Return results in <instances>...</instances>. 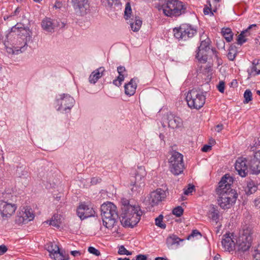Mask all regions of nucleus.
I'll return each mask as SVG.
<instances>
[{
    "label": "nucleus",
    "instance_id": "1",
    "mask_svg": "<svg viewBox=\"0 0 260 260\" xmlns=\"http://www.w3.org/2000/svg\"><path fill=\"white\" fill-rule=\"evenodd\" d=\"M233 182V178L229 174H225L218 183L216 189L217 193L219 196L217 202L222 209L230 208L232 205L236 202L237 194L231 187Z\"/></svg>",
    "mask_w": 260,
    "mask_h": 260
},
{
    "label": "nucleus",
    "instance_id": "2",
    "mask_svg": "<svg viewBox=\"0 0 260 260\" xmlns=\"http://www.w3.org/2000/svg\"><path fill=\"white\" fill-rule=\"evenodd\" d=\"M121 224L125 227L133 228L139 222L142 211L138 206H132L127 200L122 202Z\"/></svg>",
    "mask_w": 260,
    "mask_h": 260
},
{
    "label": "nucleus",
    "instance_id": "3",
    "mask_svg": "<svg viewBox=\"0 0 260 260\" xmlns=\"http://www.w3.org/2000/svg\"><path fill=\"white\" fill-rule=\"evenodd\" d=\"M101 211L103 225L111 229L118 218L116 206L111 202L104 203L101 205Z\"/></svg>",
    "mask_w": 260,
    "mask_h": 260
},
{
    "label": "nucleus",
    "instance_id": "4",
    "mask_svg": "<svg viewBox=\"0 0 260 260\" xmlns=\"http://www.w3.org/2000/svg\"><path fill=\"white\" fill-rule=\"evenodd\" d=\"M159 11L162 10L165 15L170 17H177L184 14L186 7L183 2L178 0L168 1L165 5L157 7Z\"/></svg>",
    "mask_w": 260,
    "mask_h": 260
},
{
    "label": "nucleus",
    "instance_id": "5",
    "mask_svg": "<svg viewBox=\"0 0 260 260\" xmlns=\"http://www.w3.org/2000/svg\"><path fill=\"white\" fill-rule=\"evenodd\" d=\"M253 232L250 227L243 230L240 233L236 241V253L238 256L242 257V255L248 252L251 246Z\"/></svg>",
    "mask_w": 260,
    "mask_h": 260
},
{
    "label": "nucleus",
    "instance_id": "6",
    "mask_svg": "<svg viewBox=\"0 0 260 260\" xmlns=\"http://www.w3.org/2000/svg\"><path fill=\"white\" fill-rule=\"evenodd\" d=\"M11 32H14L18 36L17 44L14 46L12 50L13 54H18L26 50L27 42L31 39L30 31L22 27L17 26V25L11 28Z\"/></svg>",
    "mask_w": 260,
    "mask_h": 260
},
{
    "label": "nucleus",
    "instance_id": "7",
    "mask_svg": "<svg viewBox=\"0 0 260 260\" xmlns=\"http://www.w3.org/2000/svg\"><path fill=\"white\" fill-rule=\"evenodd\" d=\"M201 43L200 46L198 47L197 52L196 55V58L201 63H205L208 59V53L211 51L216 57H217L218 52L214 49H211L209 47L210 41L206 35L203 32L201 36Z\"/></svg>",
    "mask_w": 260,
    "mask_h": 260
},
{
    "label": "nucleus",
    "instance_id": "8",
    "mask_svg": "<svg viewBox=\"0 0 260 260\" xmlns=\"http://www.w3.org/2000/svg\"><path fill=\"white\" fill-rule=\"evenodd\" d=\"M205 95L202 91L193 88L186 96L187 105L191 109H200L205 103Z\"/></svg>",
    "mask_w": 260,
    "mask_h": 260
},
{
    "label": "nucleus",
    "instance_id": "9",
    "mask_svg": "<svg viewBox=\"0 0 260 260\" xmlns=\"http://www.w3.org/2000/svg\"><path fill=\"white\" fill-rule=\"evenodd\" d=\"M183 156L180 153L175 151L172 154L170 160V171L175 175L182 173L184 169Z\"/></svg>",
    "mask_w": 260,
    "mask_h": 260
},
{
    "label": "nucleus",
    "instance_id": "10",
    "mask_svg": "<svg viewBox=\"0 0 260 260\" xmlns=\"http://www.w3.org/2000/svg\"><path fill=\"white\" fill-rule=\"evenodd\" d=\"M57 110L64 113H68L73 107L75 101L70 94H59L56 100Z\"/></svg>",
    "mask_w": 260,
    "mask_h": 260
},
{
    "label": "nucleus",
    "instance_id": "11",
    "mask_svg": "<svg viewBox=\"0 0 260 260\" xmlns=\"http://www.w3.org/2000/svg\"><path fill=\"white\" fill-rule=\"evenodd\" d=\"M173 32L174 37L179 40H186L192 37L197 33V30L190 25L184 24L179 28H174Z\"/></svg>",
    "mask_w": 260,
    "mask_h": 260
},
{
    "label": "nucleus",
    "instance_id": "12",
    "mask_svg": "<svg viewBox=\"0 0 260 260\" xmlns=\"http://www.w3.org/2000/svg\"><path fill=\"white\" fill-rule=\"evenodd\" d=\"M146 175V173L144 168L141 167L138 168L136 176L135 177V181H132L131 183V190L133 192H140L143 187L144 186V177Z\"/></svg>",
    "mask_w": 260,
    "mask_h": 260
},
{
    "label": "nucleus",
    "instance_id": "13",
    "mask_svg": "<svg viewBox=\"0 0 260 260\" xmlns=\"http://www.w3.org/2000/svg\"><path fill=\"white\" fill-rule=\"evenodd\" d=\"M45 248L49 252L50 256L55 260H69V256L64 255V252L60 250L58 246L53 242L46 244Z\"/></svg>",
    "mask_w": 260,
    "mask_h": 260
},
{
    "label": "nucleus",
    "instance_id": "14",
    "mask_svg": "<svg viewBox=\"0 0 260 260\" xmlns=\"http://www.w3.org/2000/svg\"><path fill=\"white\" fill-rule=\"evenodd\" d=\"M17 209V206L8 201H0V214L4 219L10 217Z\"/></svg>",
    "mask_w": 260,
    "mask_h": 260
},
{
    "label": "nucleus",
    "instance_id": "15",
    "mask_svg": "<svg viewBox=\"0 0 260 260\" xmlns=\"http://www.w3.org/2000/svg\"><path fill=\"white\" fill-rule=\"evenodd\" d=\"M166 191L162 188H157L151 192L149 198V205L153 207L157 206L166 198Z\"/></svg>",
    "mask_w": 260,
    "mask_h": 260
},
{
    "label": "nucleus",
    "instance_id": "16",
    "mask_svg": "<svg viewBox=\"0 0 260 260\" xmlns=\"http://www.w3.org/2000/svg\"><path fill=\"white\" fill-rule=\"evenodd\" d=\"M34 214H33L31 209H26L25 211H22L15 217V222L19 225L21 224H26L29 221H31L34 218Z\"/></svg>",
    "mask_w": 260,
    "mask_h": 260
},
{
    "label": "nucleus",
    "instance_id": "17",
    "mask_svg": "<svg viewBox=\"0 0 260 260\" xmlns=\"http://www.w3.org/2000/svg\"><path fill=\"white\" fill-rule=\"evenodd\" d=\"M77 214L81 220H83L94 216L95 211L91 206L87 205L85 203H82L77 209Z\"/></svg>",
    "mask_w": 260,
    "mask_h": 260
},
{
    "label": "nucleus",
    "instance_id": "18",
    "mask_svg": "<svg viewBox=\"0 0 260 260\" xmlns=\"http://www.w3.org/2000/svg\"><path fill=\"white\" fill-rule=\"evenodd\" d=\"M235 168L238 174L242 177H246L248 174V165L245 158L239 157L236 161Z\"/></svg>",
    "mask_w": 260,
    "mask_h": 260
},
{
    "label": "nucleus",
    "instance_id": "19",
    "mask_svg": "<svg viewBox=\"0 0 260 260\" xmlns=\"http://www.w3.org/2000/svg\"><path fill=\"white\" fill-rule=\"evenodd\" d=\"M166 116L169 127L177 128L182 126L183 121L179 117L175 115L171 112L168 113Z\"/></svg>",
    "mask_w": 260,
    "mask_h": 260
},
{
    "label": "nucleus",
    "instance_id": "20",
    "mask_svg": "<svg viewBox=\"0 0 260 260\" xmlns=\"http://www.w3.org/2000/svg\"><path fill=\"white\" fill-rule=\"evenodd\" d=\"M233 235L230 233L225 234L223 236V238L221 241L222 248L225 251H232L236 246V244L232 238Z\"/></svg>",
    "mask_w": 260,
    "mask_h": 260
},
{
    "label": "nucleus",
    "instance_id": "21",
    "mask_svg": "<svg viewBox=\"0 0 260 260\" xmlns=\"http://www.w3.org/2000/svg\"><path fill=\"white\" fill-rule=\"evenodd\" d=\"M105 70L104 67H101L93 71L89 77V82L95 84L97 81L103 75Z\"/></svg>",
    "mask_w": 260,
    "mask_h": 260
},
{
    "label": "nucleus",
    "instance_id": "22",
    "mask_svg": "<svg viewBox=\"0 0 260 260\" xmlns=\"http://www.w3.org/2000/svg\"><path fill=\"white\" fill-rule=\"evenodd\" d=\"M209 214L210 218L213 220V221L215 222L216 224L217 225V230L216 232H218L219 229L221 226V224H218L219 219V212L218 209L214 206H212L210 210L209 211Z\"/></svg>",
    "mask_w": 260,
    "mask_h": 260
},
{
    "label": "nucleus",
    "instance_id": "23",
    "mask_svg": "<svg viewBox=\"0 0 260 260\" xmlns=\"http://www.w3.org/2000/svg\"><path fill=\"white\" fill-rule=\"evenodd\" d=\"M248 167L251 174L257 175L260 173V161L254 157H252L249 160Z\"/></svg>",
    "mask_w": 260,
    "mask_h": 260
},
{
    "label": "nucleus",
    "instance_id": "24",
    "mask_svg": "<svg viewBox=\"0 0 260 260\" xmlns=\"http://www.w3.org/2000/svg\"><path fill=\"white\" fill-rule=\"evenodd\" d=\"M75 9H78L81 13H85L89 8L87 0H72Z\"/></svg>",
    "mask_w": 260,
    "mask_h": 260
},
{
    "label": "nucleus",
    "instance_id": "25",
    "mask_svg": "<svg viewBox=\"0 0 260 260\" xmlns=\"http://www.w3.org/2000/svg\"><path fill=\"white\" fill-rule=\"evenodd\" d=\"M184 241V239H181L177 236L172 234L169 235L166 239V244L168 248H170L173 245H179L180 242Z\"/></svg>",
    "mask_w": 260,
    "mask_h": 260
},
{
    "label": "nucleus",
    "instance_id": "26",
    "mask_svg": "<svg viewBox=\"0 0 260 260\" xmlns=\"http://www.w3.org/2000/svg\"><path fill=\"white\" fill-rule=\"evenodd\" d=\"M136 80L132 79L128 83L124 85L125 93L129 96L133 95L136 92Z\"/></svg>",
    "mask_w": 260,
    "mask_h": 260
},
{
    "label": "nucleus",
    "instance_id": "27",
    "mask_svg": "<svg viewBox=\"0 0 260 260\" xmlns=\"http://www.w3.org/2000/svg\"><path fill=\"white\" fill-rule=\"evenodd\" d=\"M117 70L119 74V75L116 79H114L113 81V84L116 85V86L119 87L121 86L122 82L124 79V73L126 72V70L124 67L119 66L117 67Z\"/></svg>",
    "mask_w": 260,
    "mask_h": 260
},
{
    "label": "nucleus",
    "instance_id": "28",
    "mask_svg": "<svg viewBox=\"0 0 260 260\" xmlns=\"http://www.w3.org/2000/svg\"><path fill=\"white\" fill-rule=\"evenodd\" d=\"M43 29L47 32H52L55 28V24L51 19L45 18L42 21Z\"/></svg>",
    "mask_w": 260,
    "mask_h": 260
},
{
    "label": "nucleus",
    "instance_id": "29",
    "mask_svg": "<svg viewBox=\"0 0 260 260\" xmlns=\"http://www.w3.org/2000/svg\"><path fill=\"white\" fill-rule=\"evenodd\" d=\"M129 23L131 25V29L134 31H138L141 27L142 21L138 16H136L135 19L131 18L129 20Z\"/></svg>",
    "mask_w": 260,
    "mask_h": 260
},
{
    "label": "nucleus",
    "instance_id": "30",
    "mask_svg": "<svg viewBox=\"0 0 260 260\" xmlns=\"http://www.w3.org/2000/svg\"><path fill=\"white\" fill-rule=\"evenodd\" d=\"M257 189L255 182L252 180H249L247 182L246 187L245 189V193L247 195H250L254 193Z\"/></svg>",
    "mask_w": 260,
    "mask_h": 260
},
{
    "label": "nucleus",
    "instance_id": "31",
    "mask_svg": "<svg viewBox=\"0 0 260 260\" xmlns=\"http://www.w3.org/2000/svg\"><path fill=\"white\" fill-rule=\"evenodd\" d=\"M255 26V24L250 25L246 29L241 31L240 35L238 36L237 44L238 45H242L243 43H245L247 41V39L245 38V37H247V35H244V34L248 32V31L252 27Z\"/></svg>",
    "mask_w": 260,
    "mask_h": 260
},
{
    "label": "nucleus",
    "instance_id": "32",
    "mask_svg": "<svg viewBox=\"0 0 260 260\" xmlns=\"http://www.w3.org/2000/svg\"><path fill=\"white\" fill-rule=\"evenodd\" d=\"M250 74L254 76L260 74V60L254 59L253 60L250 68Z\"/></svg>",
    "mask_w": 260,
    "mask_h": 260
},
{
    "label": "nucleus",
    "instance_id": "33",
    "mask_svg": "<svg viewBox=\"0 0 260 260\" xmlns=\"http://www.w3.org/2000/svg\"><path fill=\"white\" fill-rule=\"evenodd\" d=\"M222 33L225 40L228 42H230L233 40V34L231 28H223L222 29Z\"/></svg>",
    "mask_w": 260,
    "mask_h": 260
},
{
    "label": "nucleus",
    "instance_id": "34",
    "mask_svg": "<svg viewBox=\"0 0 260 260\" xmlns=\"http://www.w3.org/2000/svg\"><path fill=\"white\" fill-rule=\"evenodd\" d=\"M132 13V10L131 8V4L129 2H127L125 5L124 10V18L126 20H128L131 18V14Z\"/></svg>",
    "mask_w": 260,
    "mask_h": 260
},
{
    "label": "nucleus",
    "instance_id": "35",
    "mask_svg": "<svg viewBox=\"0 0 260 260\" xmlns=\"http://www.w3.org/2000/svg\"><path fill=\"white\" fill-rule=\"evenodd\" d=\"M49 224L56 228H59L60 224V219L58 218V215H54L49 221Z\"/></svg>",
    "mask_w": 260,
    "mask_h": 260
},
{
    "label": "nucleus",
    "instance_id": "36",
    "mask_svg": "<svg viewBox=\"0 0 260 260\" xmlns=\"http://www.w3.org/2000/svg\"><path fill=\"white\" fill-rule=\"evenodd\" d=\"M244 103H248L252 100V94L250 90L246 89L244 93Z\"/></svg>",
    "mask_w": 260,
    "mask_h": 260
},
{
    "label": "nucleus",
    "instance_id": "37",
    "mask_svg": "<svg viewBox=\"0 0 260 260\" xmlns=\"http://www.w3.org/2000/svg\"><path fill=\"white\" fill-rule=\"evenodd\" d=\"M253 257L254 260H260V243L255 247Z\"/></svg>",
    "mask_w": 260,
    "mask_h": 260
},
{
    "label": "nucleus",
    "instance_id": "38",
    "mask_svg": "<svg viewBox=\"0 0 260 260\" xmlns=\"http://www.w3.org/2000/svg\"><path fill=\"white\" fill-rule=\"evenodd\" d=\"M117 0H101L102 4L107 8H110Z\"/></svg>",
    "mask_w": 260,
    "mask_h": 260
},
{
    "label": "nucleus",
    "instance_id": "39",
    "mask_svg": "<svg viewBox=\"0 0 260 260\" xmlns=\"http://www.w3.org/2000/svg\"><path fill=\"white\" fill-rule=\"evenodd\" d=\"M162 219H163V216L162 215H159L158 217L155 218V224L157 226L161 228L162 229H165L166 228V224H162Z\"/></svg>",
    "mask_w": 260,
    "mask_h": 260
},
{
    "label": "nucleus",
    "instance_id": "40",
    "mask_svg": "<svg viewBox=\"0 0 260 260\" xmlns=\"http://www.w3.org/2000/svg\"><path fill=\"white\" fill-rule=\"evenodd\" d=\"M183 209L181 206L175 208L172 211V213L177 217H180L183 214Z\"/></svg>",
    "mask_w": 260,
    "mask_h": 260
},
{
    "label": "nucleus",
    "instance_id": "41",
    "mask_svg": "<svg viewBox=\"0 0 260 260\" xmlns=\"http://www.w3.org/2000/svg\"><path fill=\"white\" fill-rule=\"evenodd\" d=\"M118 253L120 255H129L132 254V252L128 251L123 245L119 247Z\"/></svg>",
    "mask_w": 260,
    "mask_h": 260
},
{
    "label": "nucleus",
    "instance_id": "42",
    "mask_svg": "<svg viewBox=\"0 0 260 260\" xmlns=\"http://www.w3.org/2000/svg\"><path fill=\"white\" fill-rule=\"evenodd\" d=\"M236 56V51L235 49L231 48L229 50L227 56L230 60L233 61Z\"/></svg>",
    "mask_w": 260,
    "mask_h": 260
},
{
    "label": "nucleus",
    "instance_id": "43",
    "mask_svg": "<svg viewBox=\"0 0 260 260\" xmlns=\"http://www.w3.org/2000/svg\"><path fill=\"white\" fill-rule=\"evenodd\" d=\"M198 236L201 237V233L197 230H194L191 232V234L187 236L186 239L190 240L192 238L197 237Z\"/></svg>",
    "mask_w": 260,
    "mask_h": 260
},
{
    "label": "nucleus",
    "instance_id": "44",
    "mask_svg": "<svg viewBox=\"0 0 260 260\" xmlns=\"http://www.w3.org/2000/svg\"><path fill=\"white\" fill-rule=\"evenodd\" d=\"M88 251L90 253L93 254L96 256H99L101 254L99 250L92 246L88 247Z\"/></svg>",
    "mask_w": 260,
    "mask_h": 260
},
{
    "label": "nucleus",
    "instance_id": "45",
    "mask_svg": "<svg viewBox=\"0 0 260 260\" xmlns=\"http://www.w3.org/2000/svg\"><path fill=\"white\" fill-rule=\"evenodd\" d=\"M194 189V186L189 184L188 187L186 189L184 190V193L185 195H188L189 193H191Z\"/></svg>",
    "mask_w": 260,
    "mask_h": 260
},
{
    "label": "nucleus",
    "instance_id": "46",
    "mask_svg": "<svg viewBox=\"0 0 260 260\" xmlns=\"http://www.w3.org/2000/svg\"><path fill=\"white\" fill-rule=\"evenodd\" d=\"M217 89L219 92L223 93L224 90V83L223 81H220L217 85Z\"/></svg>",
    "mask_w": 260,
    "mask_h": 260
},
{
    "label": "nucleus",
    "instance_id": "47",
    "mask_svg": "<svg viewBox=\"0 0 260 260\" xmlns=\"http://www.w3.org/2000/svg\"><path fill=\"white\" fill-rule=\"evenodd\" d=\"M211 5L210 4V7H206L204 8V13L205 15H208L209 13H211L212 15H213V12L211 10Z\"/></svg>",
    "mask_w": 260,
    "mask_h": 260
},
{
    "label": "nucleus",
    "instance_id": "48",
    "mask_svg": "<svg viewBox=\"0 0 260 260\" xmlns=\"http://www.w3.org/2000/svg\"><path fill=\"white\" fill-rule=\"evenodd\" d=\"M8 248L6 246L4 245H0V255L4 254L7 252Z\"/></svg>",
    "mask_w": 260,
    "mask_h": 260
},
{
    "label": "nucleus",
    "instance_id": "49",
    "mask_svg": "<svg viewBox=\"0 0 260 260\" xmlns=\"http://www.w3.org/2000/svg\"><path fill=\"white\" fill-rule=\"evenodd\" d=\"M211 149V146L209 145H205L202 148V151L203 152H208Z\"/></svg>",
    "mask_w": 260,
    "mask_h": 260
},
{
    "label": "nucleus",
    "instance_id": "50",
    "mask_svg": "<svg viewBox=\"0 0 260 260\" xmlns=\"http://www.w3.org/2000/svg\"><path fill=\"white\" fill-rule=\"evenodd\" d=\"M136 260H147V256L145 255L139 254L136 256Z\"/></svg>",
    "mask_w": 260,
    "mask_h": 260
},
{
    "label": "nucleus",
    "instance_id": "51",
    "mask_svg": "<svg viewBox=\"0 0 260 260\" xmlns=\"http://www.w3.org/2000/svg\"><path fill=\"white\" fill-rule=\"evenodd\" d=\"M254 206L257 208H260V198H257L254 201Z\"/></svg>",
    "mask_w": 260,
    "mask_h": 260
},
{
    "label": "nucleus",
    "instance_id": "52",
    "mask_svg": "<svg viewBox=\"0 0 260 260\" xmlns=\"http://www.w3.org/2000/svg\"><path fill=\"white\" fill-rule=\"evenodd\" d=\"M223 129V125L222 124H218L215 127V130L218 133L220 132Z\"/></svg>",
    "mask_w": 260,
    "mask_h": 260
},
{
    "label": "nucleus",
    "instance_id": "53",
    "mask_svg": "<svg viewBox=\"0 0 260 260\" xmlns=\"http://www.w3.org/2000/svg\"><path fill=\"white\" fill-rule=\"evenodd\" d=\"M101 180V179L94 177L91 179V183L92 184H96L97 183L100 182Z\"/></svg>",
    "mask_w": 260,
    "mask_h": 260
},
{
    "label": "nucleus",
    "instance_id": "54",
    "mask_svg": "<svg viewBox=\"0 0 260 260\" xmlns=\"http://www.w3.org/2000/svg\"><path fill=\"white\" fill-rule=\"evenodd\" d=\"M253 157L260 161V150H258L255 153Z\"/></svg>",
    "mask_w": 260,
    "mask_h": 260
},
{
    "label": "nucleus",
    "instance_id": "55",
    "mask_svg": "<svg viewBox=\"0 0 260 260\" xmlns=\"http://www.w3.org/2000/svg\"><path fill=\"white\" fill-rule=\"evenodd\" d=\"M79 253H80V252L77 250H74V251H72L71 252V254L74 256H76L77 255V254H79Z\"/></svg>",
    "mask_w": 260,
    "mask_h": 260
},
{
    "label": "nucleus",
    "instance_id": "56",
    "mask_svg": "<svg viewBox=\"0 0 260 260\" xmlns=\"http://www.w3.org/2000/svg\"><path fill=\"white\" fill-rule=\"evenodd\" d=\"M220 255L217 254L214 256L213 260H220Z\"/></svg>",
    "mask_w": 260,
    "mask_h": 260
},
{
    "label": "nucleus",
    "instance_id": "57",
    "mask_svg": "<svg viewBox=\"0 0 260 260\" xmlns=\"http://www.w3.org/2000/svg\"><path fill=\"white\" fill-rule=\"evenodd\" d=\"M155 260H168L167 258L162 257H157L155 258Z\"/></svg>",
    "mask_w": 260,
    "mask_h": 260
},
{
    "label": "nucleus",
    "instance_id": "58",
    "mask_svg": "<svg viewBox=\"0 0 260 260\" xmlns=\"http://www.w3.org/2000/svg\"><path fill=\"white\" fill-rule=\"evenodd\" d=\"M19 12H20V8H17L14 12V15H16Z\"/></svg>",
    "mask_w": 260,
    "mask_h": 260
},
{
    "label": "nucleus",
    "instance_id": "59",
    "mask_svg": "<svg viewBox=\"0 0 260 260\" xmlns=\"http://www.w3.org/2000/svg\"><path fill=\"white\" fill-rule=\"evenodd\" d=\"M117 260H130L129 258L125 257V258H121L119 257Z\"/></svg>",
    "mask_w": 260,
    "mask_h": 260
},
{
    "label": "nucleus",
    "instance_id": "60",
    "mask_svg": "<svg viewBox=\"0 0 260 260\" xmlns=\"http://www.w3.org/2000/svg\"><path fill=\"white\" fill-rule=\"evenodd\" d=\"M215 143V141L214 139H211L210 140V144L211 145H213Z\"/></svg>",
    "mask_w": 260,
    "mask_h": 260
},
{
    "label": "nucleus",
    "instance_id": "61",
    "mask_svg": "<svg viewBox=\"0 0 260 260\" xmlns=\"http://www.w3.org/2000/svg\"><path fill=\"white\" fill-rule=\"evenodd\" d=\"M159 138L161 140H164V138H165V136L164 135H162V134H160L159 135Z\"/></svg>",
    "mask_w": 260,
    "mask_h": 260
},
{
    "label": "nucleus",
    "instance_id": "62",
    "mask_svg": "<svg viewBox=\"0 0 260 260\" xmlns=\"http://www.w3.org/2000/svg\"><path fill=\"white\" fill-rule=\"evenodd\" d=\"M256 93L258 95L260 96V90H257Z\"/></svg>",
    "mask_w": 260,
    "mask_h": 260
},
{
    "label": "nucleus",
    "instance_id": "63",
    "mask_svg": "<svg viewBox=\"0 0 260 260\" xmlns=\"http://www.w3.org/2000/svg\"><path fill=\"white\" fill-rule=\"evenodd\" d=\"M35 2L40 3L42 0H34Z\"/></svg>",
    "mask_w": 260,
    "mask_h": 260
},
{
    "label": "nucleus",
    "instance_id": "64",
    "mask_svg": "<svg viewBox=\"0 0 260 260\" xmlns=\"http://www.w3.org/2000/svg\"><path fill=\"white\" fill-rule=\"evenodd\" d=\"M215 3H217L219 2V0H213Z\"/></svg>",
    "mask_w": 260,
    "mask_h": 260
}]
</instances>
